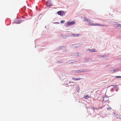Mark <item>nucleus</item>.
Segmentation results:
<instances>
[{"instance_id":"obj_1","label":"nucleus","mask_w":121,"mask_h":121,"mask_svg":"<svg viewBox=\"0 0 121 121\" xmlns=\"http://www.w3.org/2000/svg\"><path fill=\"white\" fill-rule=\"evenodd\" d=\"M90 24L92 26H105L104 25L102 24L100 25L99 24L97 23H91Z\"/></svg>"},{"instance_id":"obj_2","label":"nucleus","mask_w":121,"mask_h":121,"mask_svg":"<svg viewBox=\"0 0 121 121\" xmlns=\"http://www.w3.org/2000/svg\"><path fill=\"white\" fill-rule=\"evenodd\" d=\"M83 72L84 71L82 69L79 70H76L73 71V72L75 73H80L81 72Z\"/></svg>"},{"instance_id":"obj_3","label":"nucleus","mask_w":121,"mask_h":121,"mask_svg":"<svg viewBox=\"0 0 121 121\" xmlns=\"http://www.w3.org/2000/svg\"><path fill=\"white\" fill-rule=\"evenodd\" d=\"M75 23V22L74 21H71L70 22H68L67 23V25H71Z\"/></svg>"},{"instance_id":"obj_4","label":"nucleus","mask_w":121,"mask_h":121,"mask_svg":"<svg viewBox=\"0 0 121 121\" xmlns=\"http://www.w3.org/2000/svg\"><path fill=\"white\" fill-rule=\"evenodd\" d=\"M57 13L58 15H60V16H63V14L62 13L61 11H59L58 12H57Z\"/></svg>"},{"instance_id":"obj_5","label":"nucleus","mask_w":121,"mask_h":121,"mask_svg":"<svg viewBox=\"0 0 121 121\" xmlns=\"http://www.w3.org/2000/svg\"><path fill=\"white\" fill-rule=\"evenodd\" d=\"M81 78H72V79L74 81H77L80 80Z\"/></svg>"},{"instance_id":"obj_6","label":"nucleus","mask_w":121,"mask_h":121,"mask_svg":"<svg viewBox=\"0 0 121 121\" xmlns=\"http://www.w3.org/2000/svg\"><path fill=\"white\" fill-rule=\"evenodd\" d=\"M88 50L91 52H96L95 50H94L93 49H88Z\"/></svg>"},{"instance_id":"obj_7","label":"nucleus","mask_w":121,"mask_h":121,"mask_svg":"<svg viewBox=\"0 0 121 121\" xmlns=\"http://www.w3.org/2000/svg\"><path fill=\"white\" fill-rule=\"evenodd\" d=\"M79 46V45H78V44H75L73 45V47L74 48H76L78 46Z\"/></svg>"},{"instance_id":"obj_8","label":"nucleus","mask_w":121,"mask_h":121,"mask_svg":"<svg viewBox=\"0 0 121 121\" xmlns=\"http://www.w3.org/2000/svg\"><path fill=\"white\" fill-rule=\"evenodd\" d=\"M84 97L85 99H87L89 98V96L88 95H85L84 96Z\"/></svg>"},{"instance_id":"obj_9","label":"nucleus","mask_w":121,"mask_h":121,"mask_svg":"<svg viewBox=\"0 0 121 121\" xmlns=\"http://www.w3.org/2000/svg\"><path fill=\"white\" fill-rule=\"evenodd\" d=\"M71 35L73 36H79V34H71Z\"/></svg>"},{"instance_id":"obj_10","label":"nucleus","mask_w":121,"mask_h":121,"mask_svg":"<svg viewBox=\"0 0 121 121\" xmlns=\"http://www.w3.org/2000/svg\"><path fill=\"white\" fill-rule=\"evenodd\" d=\"M88 21V19L86 17H84V21L86 22Z\"/></svg>"},{"instance_id":"obj_11","label":"nucleus","mask_w":121,"mask_h":121,"mask_svg":"<svg viewBox=\"0 0 121 121\" xmlns=\"http://www.w3.org/2000/svg\"><path fill=\"white\" fill-rule=\"evenodd\" d=\"M117 69H113V70H111V71H116L117 70Z\"/></svg>"},{"instance_id":"obj_12","label":"nucleus","mask_w":121,"mask_h":121,"mask_svg":"<svg viewBox=\"0 0 121 121\" xmlns=\"http://www.w3.org/2000/svg\"><path fill=\"white\" fill-rule=\"evenodd\" d=\"M99 56L102 57H105L106 56V55H103Z\"/></svg>"},{"instance_id":"obj_13","label":"nucleus","mask_w":121,"mask_h":121,"mask_svg":"<svg viewBox=\"0 0 121 121\" xmlns=\"http://www.w3.org/2000/svg\"><path fill=\"white\" fill-rule=\"evenodd\" d=\"M65 22V21L64 20H61L60 22L61 23H63Z\"/></svg>"},{"instance_id":"obj_14","label":"nucleus","mask_w":121,"mask_h":121,"mask_svg":"<svg viewBox=\"0 0 121 121\" xmlns=\"http://www.w3.org/2000/svg\"><path fill=\"white\" fill-rule=\"evenodd\" d=\"M116 117L118 118H119L120 117L118 115H116Z\"/></svg>"},{"instance_id":"obj_15","label":"nucleus","mask_w":121,"mask_h":121,"mask_svg":"<svg viewBox=\"0 0 121 121\" xmlns=\"http://www.w3.org/2000/svg\"><path fill=\"white\" fill-rule=\"evenodd\" d=\"M116 78H121V76H117L116 77Z\"/></svg>"},{"instance_id":"obj_16","label":"nucleus","mask_w":121,"mask_h":121,"mask_svg":"<svg viewBox=\"0 0 121 121\" xmlns=\"http://www.w3.org/2000/svg\"><path fill=\"white\" fill-rule=\"evenodd\" d=\"M118 25H119V26L120 27H121V24H118Z\"/></svg>"},{"instance_id":"obj_17","label":"nucleus","mask_w":121,"mask_h":121,"mask_svg":"<svg viewBox=\"0 0 121 121\" xmlns=\"http://www.w3.org/2000/svg\"><path fill=\"white\" fill-rule=\"evenodd\" d=\"M111 109V108H109L107 109Z\"/></svg>"},{"instance_id":"obj_18","label":"nucleus","mask_w":121,"mask_h":121,"mask_svg":"<svg viewBox=\"0 0 121 121\" xmlns=\"http://www.w3.org/2000/svg\"><path fill=\"white\" fill-rule=\"evenodd\" d=\"M70 63H72V62L71 61H70Z\"/></svg>"},{"instance_id":"obj_19","label":"nucleus","mask_w":121,"mask_h":121,"mask_svg":"<svg viewBox=\"0 0 121 121\" xmlns=\"http://www.w3.org/2000/svg\"><path fill=\"white\" fill-rule=\"evenodd\" d=\"M89 22H91V20H90L89 21Z\"/></svg>"},{"instance_id":"obj_20","label":"nucleus","mask_w":121,"mask_h":121,"mask_svg":"<svg viewBox=\"0 0 121 121\" xmlns=\"http://www.w3.org/2000/svg\"><path fill=\"white\" fill-rule=\"evenodd\" d=\"M103 101H104V102L105 101H104V99H103Z\"/></svg>"},{"instance_id":"obj_21","label":"nucleus","mask_w":121,"mask_h":121,"mask_svg":"<svg viewBox=\"0 0 121 121\" xmlns=\"http://www.w3.org/2000/svg\"><path fill=\"white\" fill-rule=\"evenodd\" d=\"M50 5V6H51V5Z\"/></svg>"},{"instance_id":"obj_22","label":"nucleus","mask_w":121,"mask_h":121,"mask_svg":"<svg viewBox=\"0 0 121 121\" xmlns=\"http://www.w3.org/2000/svg\"><path fill=\"white\" fill-rule=\"evenodd\" d=\"M108 66V65H107V66Z\"/></svg>"}]
</instances>
